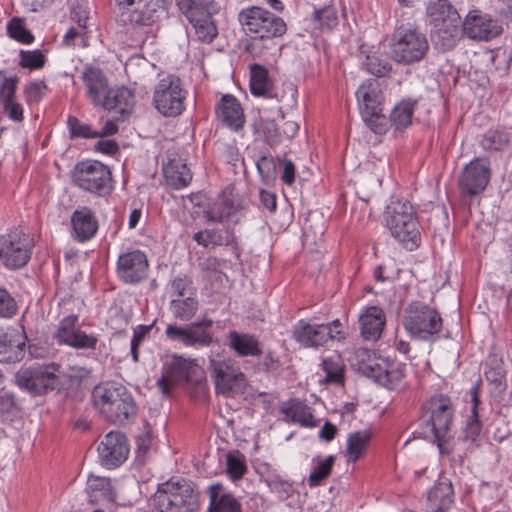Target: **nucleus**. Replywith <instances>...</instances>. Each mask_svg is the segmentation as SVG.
Masks as SVG:
<instances>
[{"mask_svg":"<svg viewBox=\"0 0 512 512\" xmlns=\"http://www.w3.org/2000/svg\"><path fill=\"white\" fill-rule=\"evenodd\" d=\"M257 170L262 180L269 184L276 179V163L272 157L262 156L257 161Z\"/></svg>","mask_w":512,"mask_h":512,"instance_id":"6e6d98bb","label":"nucleus"},{"mask_svg":"<svg viewBox=\"0 0 512 512\" xmlns=\"http://www.w3.org/2000/svg\"><path fill=\"white\" fill-rule=\"evenodd\" d=\"M17 311V304L14 298L5 290L0 288V317H12Z\"/></svg>","mask_w":512,"mask_h":512,"instance_id":"680f3d73","label":"nucleus"},{"mask_svg":"<svg viewBox=\"0 0 512 512\" xmlns=\"http://www.w3.org/2000/svg\"><path fill=\"white\" fill-rule=\"evenodd\" d=\"M68 127L72 137L76 138H97L98 131L91 128L90 125L82 123L78 118L70 116L68 118Z\"/></svg>","mask_w":512,"mask_h":512,"instance_id":"603ef678","label":"nucleus"},{"mask_svg":"<svg viewBox=\"0 0 512 512\" xmlns=\"http://www.w3.org/2000/svg\"><path fill=\"white\" fill-rule=\"evenodd\" d=\"M150 503L152 512H194L199 507V493L191 481L170 480L158 486Z\"/></svg>","mask_w":512,"mask_h":512,"instance_id":"7ed1b4c3","label":"nucleus"},{"mask_svg":"<svg viewBox=\"0 0 512 512\" xmlns=\"http://www.w3.org/2000/svg\"><path fill=\"white\" fill-rule=\"evenodd\" d=\"M208 369L218 394L233 398L246 392V376L232 359L220 354L210 356Z\"/></svg>","mask_w":512,"mask_h":512,"instance_id":"6e6552de","label":"nucleus"},{"mask_svg":"<svg viewBox=\"0 0 512 512\" xmlns=\"http://www.w3.org/2000/svg\"><path fill=\"white\" fill-rule=\"evenodd\" d=\"M403 325L412 337L427 340L440 332L442 318L436 309L416 301L406 307Z\"/></svg>","mask_w":512,"mask_h":512,"instance_id":"9b49d317","label":"nucleus"},{"mask_svg":"<svg viewBox=\"0 0 512 512\" xmlns=\"http://www.w3.org/2000/svg\"><path fill=\"white\" fill-rule=\"evenodd\" d=\"M209 497L207 512H243L240 500L222 483H214L207 487Z\"/></svg>","mask_w":512,"mask_h":512,"instance_id":"b1692460","label":"nucleus"},{"mask_svg":"<svg viewBox=\"0 0 512 512\" xmlns=\"http://www.w3.org/2000/svg\"><path fill=\"white\" fill-rule=\"evenodd\" d=\"M427 17L436 43L445 50L453 48L462 36L457 10L447 0H437L427 6Z\"/></svg>","mask_w":512,"mask_h":512,"instance_id":"20e7f679","label":"nucleus"},{"mask_svg":"<svg viewBox=\"0 0 512 512\" xmlns=\"http://www.w3.org/2000/svg\"><path fill=\"white\" fill-rule=\"evenodd\" d=\"M71 223L76 237L79 241H87L91 239L98 229V222L92 212L83 208L76 210L71 217Z\"/></svg>","mask_w":512,"mask_h":512,"instance_id":"f704fd0d","label":"nucleus"},{"mask_svg":"<svg viewBox=\"0 0 512 512\" xmlns=\"http://www.w3.org/2000/svg\"><path fill=\"white\" fill-rule=\"evenodd\" d=\"M47 86L44 81H32L24 89L26 101L29 104L38 103L45 95Z\"/></svg>","mask_w":512,"mask_h":512,"instance_id":"13d9d810","label":"nucleus"},{"mask_svg":"<svg viewBox=\"0 0 512 512\" xmlns=\"http://www.w3.org/2000/svg\"><path fill=\"white\" fill-rule=\"evenodd\" d=\"M166 183L174 189H181L189 185L192 180L190 169L181 159H171L163 167Z\"/></svg>","mask_w":512,"mask_h":512,"instance_id":"c9c22d12","label":"nucleus"},{"mask_svg":"<svg viewBox=\"0 0 512 512\" xmlns=\"http://www.w3.org/2000/svg\"><path fill=\"white\" fill-rule=\"evenodd\" d=\"M45 65V56L40 50L20 51V66L31 70L40 69Z\"/></svg>","mask_w":512,"mask_h":512,"instance_id":"5fc2aeb1","label":"nucleus"},{"mask_svg":"<svg viewBox=\"0 0 512 512\" xmlns=\"http://www.w3.org/2000/svg\"><path fill=\"white\" fill-rule=\"evenodd\" d=\"M119 20L123 24L149 26L155 21V11L147 10L144 0H115Z\"/></svg>","mask_w":512,"mask_h":512,"instance_id":"5701e85b","label":"nucleus"},{"mask_svg":"<svg viewBox=\"0 0 512 512\" xmlns=\"http://www.w3.org/2000/svg\"><path fill=\"white\" fill-rule=\"evenodd\" d=\"M229 347L240 357H259L262 354L259 339L250 333L230 331L227 336Z\"/></svg>","mask_w":512,"mask_h":512,"instance_id":"2f4dec72","label":"nucleus"},{"mask_svg":"<svg viewBox=\"0 0 512 512\" xmlns=\"http://www.w3.org/2000/svg\"><path fill=\"white\" fill-rule=\"evenodd\" d=\"M73 180L80 189L98 196L109 194L113 188L109 167L99 161L79 162L74 168Z\"/></svg>","mask_w":512,"mask_h":512,"instance_id":"f8f14e48","label":"nucleus"},{"mask_svg":"<svg viewBox=\"0 0 512 512\" xmlns=\"http://www.w3.org/2000/svg\"><path fill=\"white\" fill-rule=\"evenodd\" d=\"M165 334L169 340L180 342L187 347H206L213 341L210 332L198 331L196 326L191 324L185 327L169 324Z\"/></svg>","mask_w":512,"mask_h":512,"instance_id":"a878e982","label":"nucleus"},{"mask_svg":"<svg viewBox=\"0 0 512 512\" xmlns=\"http://www.w3.org/2000/svg\"><path fill=\"white\" fill-rule=\"evenodd\" d=\"M269 486L272 491L280 494L283 498L291 497L294 492L293 484L279 476H274L270 480Z\"/></svg>","mask_w":512,"mask_h":512,"instance_id":"e2e57ef3","label":"nucleus"},{"mask_svg":"<svg viewBox=\"0 0 512 512\" xmlns=\"http://www.w3.org/2000/svg\"><path fill=\"white\" fill-rule=\"evenodd\" d=\"M212 4L213 0H176L179 10L194 27L198 39L204 43H211L218 34L212 20Z\"/></svg>","mask_w":512,"mask_h":512,"instance_id":"ddd939ff","label":"nucleus"},{"mask_svg":"<svg viewBox=\"0 0 512 512\" xmlns=\"http://www.w3.org/2000/svg\"><path fill=\"white\" fill-rule=\"evenodd\" d=\"M3 109L5 113L9 116V118L13 121L20 122L23 120V108L21 104L16 101H12L6 104H3Z\"/></svg>","mask_w":512,"mask_h":512,"instance_id":"338daca9","label":"nucleus"},{"mask_svg":"<svg viewBox=\"0 0 512 512\" xmlns=\"http://www.w3.org/2000/svg\"><path fill=\"white\" fill-rule=\"evenodd\" d=\"M15 383L33 395H42L60 385V365L51 362L21 368L15 374Z\"/></svg>","mask_w":512,"mask_h":512,"instance_id":"9d476101","label":"nucleus"},{"mask_svg":"<svg viewBox=\"0 0 512 512\" xmlns=\"http://www.w3.org/2000/svg\"><path fill=\"white\" fill-rule=\"evenodd\" d=\"M484 150L498 151L508 144V137L500 131H488L480 142Z\"/></svg>","mask_w":512,"mask_h":512,"instance_id":"09e8293b","label":"nucleus"},{"mask_svg":"<svg viewBox=\"0 0 512 512\" xmlns=\"http://www.w3.org/2000/svg\"><path fill=\"white\" fill-rule=\"evenodd\" d=\"M322 370L326 374V380L328 382L339 383L343 378V366L340 363L339 357L333 358L329 357L323 359L322 361Z\"/></svg>","mask_w":512,"mask_h":512,"instance_id":"8fccbe9b","label":"nucleus"},{"mask_svg":"<svg viewBox=\"0 0 512 512\" xmlns=\"http://www.w3.org/2000/svg\"><path fill=\"white\" fill-rule=\"evenodd\" d=\"M193 239L203 247L223 246L230 243V234L217 229H206L194 234Z\"/></svg>","mask_w":512,"mask_h":512,"instance_id":"c03bdc74","label":"nucleus"},{"mask_svg":"<svg viewBox=\"0 0 512 512\" xmlns=\"http://www.w3.org/2000/svg\"><path fill=\"white\" fill-rule=\"evenodd\" d=\"M148 260L146 255L139 251H131L119 256L117 271L119 277L126 283H137L146 277Z\"/></svg>","mask_w":512,"mask_h":512,"instance_id":"aec40b11","label":"nucleus"},{"mask_svg":"<svg viewBox=\"0 0 512 512\" xmlns=\"http://www.w3.org/2000/svg\"><path fill=\"white\" fill-rule=\"evenodd\" d=\"M312 19L314 24L321 29H332L338 22L336 9L332 6L316 9L313 12Z\"/></svg>","mask_w":512,"mask_h":512,"instance_id":"49530a36","label":"nucleus"},{"mask_svg":"<svg viewBox=\"0 0 512 512\" xmlns=\"http://www.w3.org/2000/svg\"><path fill=\"white\" fill-rule=\"evenodd\" d=\"M278 161L283 168L281 179L286 185H292L295 182V165L285 155L278 158Z\"/></svg>","mask_w":512,"mask_h":512,"instance_id":"0e129e2a","label":"nucleus"},{"mask_svg":"<svg viewBox=\"0 0 512 512\" xmlns=\"http://www.w3.org/2000/svg\"><path fill=\"white\" fill-rule=\"evenodd\" d=\"M454 490L452 483L444 478L440 479L427 494V512H446L453 503Z\"/></svg>","mask_w":512,"mask_h":512,"instance_id":"c85d7f7f","label":"nucleus"},{"mask_svg":"<svg viewBox=\"0 0 512 512\" xmlns=\"http://www.w3.org/2000/svg\"><path fill=\"white\" fill-rule=\"evenodd\" d=\"M234 211L231 200L225 197L217 198L213 203L209 204L204 211V216L209 222H223L229 218Z\"/></svg>","mask_w":512,"mask_h":512,"instance_id":"37998d69","label":"nucleus"},{"mask_svg":"<svg viewBox=\"0 0 512 512\" xmlns=\"http://www.w3.org/2000/svg\"><path fill=\"white\" fill-rule=\"evenodd\" d=\"M336 457L329 455L322 459L320 457L313 459V469L308 477L310 487L319 486L323 480L327 479L331 474Z\"/></svg>","mask_w":512,"mask_h":512,"instance_id":"79ce46f5","label":"nucleus"},{"mask_svg":"<svg viewBox=\"0 0 512 512\" xmlns=\"http://www.w3.org/2000/svg\"><path fill=\"white\" fill-rule=\"evenodd\" d=\"M151 326L149 325H139L133 331V337L131 340V355L134 362L139 361V352L138 348L143 342V340L147 337Z\"/></svg>","mask_w":512,"mask_h":512,"instance_id":"052dcab7","label":"nucleus"},{"mask_svg":"<svg viewBox=\"0 0 512 512\" xmlns=\"http://www.w3.org/2000/svg\"><path fill=\"white\" fill-rule=\"evenodd\" d=\"M92 398L99 413L113 424H126L137 415L138 409L133 396L120 383L108 381L95 386Z\"/></svg>","mask_w":512,"mask_h":512,"instance_id":"f257e3e1","label":"nucleus"},{"mask_svg":"<svg viewBox=\"0 0 512 512\" xmlns=\"http://www.w3.org/2000/svg\"><path fill=\"white\" fill-rule=\"evenodd\" d=\"M356 96L365 124L376 134L386 132L387 121L383 114V92L377 79H368L358 88Z\"/></svg>","mask_w":512,"mask_h":512,"instance_id":"1a4fd4ad","label":"nucleus"},{"mask_svg":"<svg viewBox=\"0 0 512 512\" xmlns=\"http://www.w3.org/2000/svg\"><path fill=\"white\" fill-rule=\"evenodd\" d=\"M428 51V39L417 28L401 25L393 32L390 55L395 62L404 65L415 64L422 61Z\"/></svg>","mask_w":512,"mask_h":512,"instance_id":"0eeeda50","label":"nucleus"},{"mask_svg":"<svg viewBox=\"0 0 512 512\" xmlns=\"http://www.w3.org/2000/svg\"><path fill=\"white\" fill-rule=\"evenodd\" d=\"M199 371L200 367L195 360L172 355L166 358L157 385L164 395H168L172 386L191 382Z\"/></svg>","mask_w":512,"mask_h":512,"instance_id":"dca6fc26","label":"nucleus"},{"mask_svg":"<svg viewBox=\"0 0 512 512\" xmlns=\"http://www.w3.org/2000/svg\"><path fill=\"white\" fill-rule=\"evenodd\" d=\"M362 337L367 341H377L385 326V314L376 306L369 307L359 319Z\"/></svg>","mask_w":512,"mask_h":512,"instance_id":"7c9ffc66","label":"nucleus"},{"mask_svg":"<svg viewBox=\"0 0 512 512\" xmlns=\"http://www.w3.org/2000/svg\"><path fill=\"white\" fill-rule=\"evenodd\" d=\"M416 103L412 100H403L395 105L390 113V122L395 129H405L412 123Z\"/></svg>","mask_w":512,"mask_h":512,"instance_id":"ea45409f","label":"nucleus"},{"mask_svg":"<svg viewBox=\"0 0 512 512\" xmlns=\"http://www.w3.org/2000/svg\"><path fill=\"white\" fill-rule=\"evenodd\" d=\"M364 65L368 72L377 77H383L391 70L390 63L377 55H368Z\"/></svg>","mask_w":512,"mask_h":512,"instance_id":"864d4df0","label":"nucleus"},{"mask_svg":"<svg viewBox=\"0 0 512 512\" xmlns=\"http://www.w3.org/2000/svg\"><path fill=\"white\" fill-rule=\"evenodd\" d=\"M81 79L85 86L88 98L94 106L99 105L110 87L106 75L101 69L88 66L84 68Z\"/></svg>","mask_w":512,"mask_h":512,"instance_id":"cd10ccee","label":"nucleus"},{"mask_svg":"<svg viewBox=\"0 0 512 512\" xmlns=\"http://www.w3.org/2000/svg\"><path fill=\"white\" fill-rule=\"evenodd\" d=\"M371 436L372 434L369 430H361L349 434L346 449L348 462H356L366 453Z\"/></svg>","mask_w":512,"mask_h":512,"instance_id":"58836bf2","label":"nucleus"},{"mask_svg":"<svg viewBox=\"0 0 512 512\" xmlns=\"http://www.w3.org/2000/svg\"><path fill=\"white\" fill-rule=\"evenodd\" d=\"M32 239L22 230L12 229L0 237V261L8 269H18L31 257Z\"/></svg>","mask_w":512,"mask_h":512,"instance_id":"4468645a","label":"nucleus"},{"mask_svg":"<svg viewBox=\"0 0 512 512\" xmlns=\"http://www.w3.org/2000/svg\"><path fill=\"white\" fill-rule=\"evenodd\" d=\"M453 418L452 402L445 395H435L423 405L421 416L422 434L433 437L442 452L443 442L449 434Z\"/></svg>","mask_w":512,"mask_h":512,"instance_id":"423d86ee","label":"nucleus"},{"mask_svg":"<svg viewBox=\"0 0 512 512\" xmlns=\"http://www.w3.org/2000/svg\"><path fill=\"white\" fill-rule=\"evenodd\" d=\"M185 92L181 81L174 75L162 78L155 86L153 102L156 109L166 117H176L184 110Z\"/></svg>","mask_w":512,"mask_h":512,"instance_id":"2eb2a0df","label":"nucleus"},{"mask_svg":"<svg viewBox=\"0 0 512 512\" xmlns=\"http://www.w3.org/2000/svg\"><path fill=\"white\" fill-rule=\"evenodd\" d=\"M18 77L5 78L0 86V103L1 105L15 101V93L18 84Z\"/></svg>","mask_w":512,"mask_h":512,"instance_id":"bf43d9fd","label":"nucleus"},{"mask_svg":"<svg viewBox=\"0 0 512 512\" xmlns=\"http://www.w3.org/2000/svg\"><path fill=\"white\" fill-rule=\"evenodd\" d=\"M261 366L266 372H276L280 367V361L272 351H268L261 361Z\"/></svg>","mask_w":512,"mask_h":512,"instance_id":"774afa93","label":"nucleus"},{"mask_svg":"<svg viewBox=\"0 0 512 512\" xmlns=\"http://www.w3.org/2000/svg\"><path fill=\"white\" fill-rule=\"evenodd\" d=\"M55 338L59 343L76 349H95L98 343L95 335L87 334L78 327V316L74 314L60 321Z\"/></svg>","mask_w":512,"mask_h":512,"instance_id":"a211bd4d","label":"nucleus"},{"mask_svg":"<svg viewBox=\"0 0 512 512\" xmlns=\"http://www.w3.org/2000/svg\"><path fill=\"white\" fill-rule=\"evenodd\" d=\"M241 23L252 41L246 45V51L253 57L260 56L258 51L260 41L281 37L286 33L287 26L284 20L268 10L252 6L239 13Z\"/></svg>","mask_w":512,"mask_h":512,"instance_id":"f03ea898","label":"nucleus"},{"mask_svg":"<svg viewBox=\"0 0 512 512\" xmlns=\"http://www.w3.org/2000/svg\"><path fill=\"white\" fill-rule=\"evenodd\" d=\"M217 117L234 131L240 130L244 125L243 109L237 99L231 95H224L221 98L217 107Z\"/></svg>","mask_w":512,"mask_h":512,"instance_id":"c756f323","label":"nucleus"},{"mask_svg":"<svg viewBox=\"0 0 512 512\" xmlns=\"http://www.w3.org/2000/svg\"><path fill=\"white\" fill-rule=\"evenodd\" d=\"M8 35L23 44H30L34 41L33 34L25 27L24 22L19 18H13L7 25Z\"/></svg>","mask_w":512,"mask_h":512,"instance_id":"de8ad7c7","label":"nucleus"},{"mask_svg":"<svg viewBox=\"0 0 512 512\" xmlns=\"http://www.w3.org/2000/svg\"><path fill=\"white\" fill-rule=\"evenodd\" d=\"M386 223L392 236L404 248L412 251L419 246V223L413 207L408 201L391 202L386 209Z\"/></svg>","mask_w":512,"mask_h":512,"instance_id":"39448f33","label":"nucleus"},{"mask_svg":"<svg viewBox=\"0 0 512 512\" xmlns=\"http://www.w3.org/2000/svg\"><path fill=\"white\" fill-rule=\"evenodd\" d=\"M97 451L101 465L113 469L119 467L127 459L129 445L125 435L111 431L100 441Z\"/></svg>","mask_w":512,"mask_h":512,"instance_id":"f3484780","label":"nucleus"},{"mask_svg":"<svg viewBox=\"0 0 512 512\" xmlns=\"http://www.w3.org/2000/svg\"><path fill=\"white\" fill-rule=\"evenodd\" d=\"M250 89L253 95L271 98L273 94V83L268 76L265 67L253 64L250 67Z\"/></svg>","mask_w":512,"mask_h":512,"instance_id":"e433bc0d","label":"nucleus"},{"mask_svg":"<svg viewBox=\"0 0 512 512\" xmlns=\"http://www.w3.org/2000/svg\"><path fill=\"white\" fill-rule=\"evenodd\" d=\"M26 336L17 329L0 331V362L15 363L23 359Z\"/></svg>","mask_w":512,"mask_h":512,"instance_id":"393cba45","label":"nucleus"},{"mask_svg":"<svg viewBox=\"0 0 512 512\" xmlns=\"http://www.w3.org/2000/svg\"><path fill=\"white\" fill-rule=\"evenodd\" d=\"M264 135L265 141L271 147H275L281 143V134L274 122H269L265 125Z\"/></svg>","mask_w":512,"mask_h":512,"instance_id":"69168bd1","label":"nucleus"},{"mask_svg":"<svg viewBox=\"0 0 512 512\" xmlns=\"http://www.w3.org/2000/svg\"><path fill=\"white\" fill-rule=\"evenodd\" d=\"M199 307L198 300L194 296L172 299L170 310L176 319L189 321L194 317Z\"/></svg>","mask_w":512,"mask_h":512,"instance_id":"a19ab883","label":"nucleus"},{"mask_svg":"<svg viewBox=\"0 0 512 512\" xmlns=\"http://www.w3.org/2000/svg\"><path fill=\"white\" fill-rule=\"evenodd\" d=\"M367 369H372L371 365L364 364L361 372L375 378L381 385L390 390L402 391L407 387L405 364L391 365L389 368L380 371H367Z\"/></svg>","mask_w":512,"mask_h":512,"instance_id":"bb28decb","label":"nucleus"},{"mask_svg":"<svg viewBox=\"0 0 512 512\" xmlns=\"http://www.w3.org/2000/svg\"><path fill=\"white\" fill-rule=\"evenodd\" d=\"M489 180L488 163L483 159L475 158L463 168L459 178V187L464 194L475 196L485 190Z\"/></svg>","mask_w":512,"mask_h":512,"instance_id":"6ab92c4d","label":"nucleus"},{"mask_svg":"<svg viewBox=\"0 0 512 512\" xmlns=\"http://www.w3.org/2000/svg\"><path fill=\"white\" fill-rule=\"evenodd\" d=\"M281 411L294 423L305 427L316 426V421L311 409L299 400H291L282 405Z\"/></svg>","mask_w":512,"mask_h":512,"instance_id":"4c0bfd02","label":"nucleus"},{"mask_svg":"<svg viewBox=\"0 0 512 512\" xmlns=\"http://www.w3.org/2000/svg\"><path fill=\"white\" fill-rule=\"evenodd\" d=\"M470 394H471L472 408H471V416H470V420L468 422L467 428L472 435H477V434H479L480 429H481V424H480L479 416H478V406L480 403L479 385L478 384L474 385L471 388Z\"/></svg>","mask_w":512,"mask_h":512,"instance_id":"3c124183","label":"nucleus"},{"mask_svg":"<svg viewBox=\"0 0 512 512\" xmlns=\"http://www.w3.org/2000/svg\"><path fill=\"white\" fill-rule=\"evenodd\" d=\"M294 339L304 347H319L325 344L332 334L331 326L324 324H310L299 320L293 327Z\"/></svg>","mask_w":512,"mask_h":512,"instance_id":"4be33fe9","label":"nucleus"},{"mask_svg":"<svg viewBox=\"0 0 512 512\" xmlns=\"http://www.w3.org/2000/svg\"><path fill=\"white\" fill-rule=\"evenodd\" d=\"M462 35L466 34L469 38L475 40H489L502 32V28L497 21L486 14H469L464 23L461 24Z\"/></svg>","mask_w":512,"mask_h":512,"instance_id":"412c9836","label":"nucleus"},{"mask_svg":"<svg viewBox=\"0 0 512 512\" xmlns=\"http://www.w3.org/2000/svg\"><path fill=\"white\" fill-rule=\"evenodd\" d=\"M87 491L90 502L94 504H109L115 500V492L109 478L90 475L87 481Z\"/></svg>","mask_w":512,"mask_h":512,"instance_id":"72a5a7b5","label":"nucleus"},{"mask_svg":"<svg viewBox=\"0 0 512 512\" xmlns=\"http://www.w3.org/2000/svg\"><path fill=\"white\" fill-rule=\"evenodd\" d=\"M171 289L179 298L194 296L196 292L193 281L188 276L176 277L172 280Z\"/></svg>","mask_w":512,"mask_h":512,"instance_id":"4d7b16f0","label":"nucleus"},{"mask_svg":"<svg viewBox=\"0 0 512 512\" xmlns=\"http://www.w3.org/2000/svg\"><path fill=\"white\" fill-rule=\"evenodd\" d=\"M226 464V472L234 481L241 479L247 472L245 456L238 450L231 451L227 454Z\"/></svg>","mask_w":512,"mask_h":512,"instance_id":"a18cd8bd","label":"nucleus"},{"mask_svg":"<svg viewBox=\"0 0 512 512\" xmlns=\"http://www.w3.org/2000/svg\"><path fill=\"white\" fill-rule=\"evenodd\" d=\"M134 105V95L126 87L110 88L99 103V107L105 110H117L124 115L129 113Z\"/></svg>","mask_w":512,"mask_h":512,"instance_id":"473e14b6","label":"nucleus"}]
</instances>
